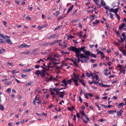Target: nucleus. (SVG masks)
Returning a JSON list of instances; mask_svg holds the SVG:
<instances>
[{
  "mask_svg": "<svg viewBox=\"0 0 126 126\" xmlns=\"http://www.w3.org/2000/svg\"><path fill=\"white\" fill-rule=\"evenodd\" d=\"M5 40L3 39H0V43L4 44L5 43Z\"/></svg>",
  "mask_w": 126,
  "mask_h": 126,
  "instance_id": "24",
  "label": "nucleus"
},
{
  "mask_svg": "<svg viewBox=\"0 0 126 126\" xmlns=\"http://www.w3.org/2000/svg\"><path fill=\"white\" fill-rule=\"evenodd\" d=\"M27 46H28V45L25 44H22L20 45L19 47L22 48L28 47H27Z\"/></svg>",
  "mask_w": 126,
  "mask_h": 126,
  "instance_id": "15",
  "label": "nucleus"
},
{
  "mask_svg": "<svg viewBox=\"0 0 126 126\" xmlns=\"http://www.w3.org/2000/svg\"><path fill=\"white\" fill-rule=\"evenodd\" d=\"M86 48V47H82L80 48H78V51L77 52V54H78V55H80L81 54H80V53L81 51H82L83 52H84L86 50L85 49Z\"/></svg>",
  "mask_w": 126,
  "mask_h": 126,
  "instance_id": "1",
  "label": "nucleus"
},
{
  "mask_svg": "<svg viewBox=\"0 0 126 126\" xmlns=\"http://www.w3.org/2000/svg\"><path fill=\"white\" fill-rule=\"evenodd\" d=\"M122 35L124 39H125L126 37L125 35V34L124 32H123L122 34Z\"/></svg>",
  "mask_w": 126,
  "mask_h": 126,
  "instance_id": "34",
  "label": "nucleus"
},
{
  "mask_svg": "<svg viewBox=\"0 0 126 126\" xmlns=\"http://www.w3.org/2000/svg\"><path fill=\"white\" fill-rule=\"evenodd\" d=\"M55 42H54V41H53L52 43H50V42H49V45H50V46H52L53 45H54L55 44Z\"/></svg>",
  "mask_w": 126,
  "mask_h": 126,
  "instance_id": "42",
  "label": "nucleus"
},
{
  "mask_svg": "<svg viewBox=\"0 0 126 126\" xmlns=\"http://www.w3.org/2000/svg\"><path fill=\"white\" fill-rule=\"evenodd\" d=\"M38 50V48L35 49V48L33 49V50L32 51V52L33 53H34L36 52Z\"/></svg>",
  "mask_w": 126,
  "mask_h": 126,
  "instance_id": "50",
  "label": "nucleus"
},
{
  "mask_svg": "<svg viewBox=\"0 0 126 126\" xmlns=\"http://www.w3.org/2000/svg\"><path fill=\"white\" fill-rule=\"evenodd\" d=\"M74 7V5H73L72 6H71V7H70L68 9L67 11V13H69L70 11H71L72 9H73V8Z\"/></svg>",
  "mask_w": 126,
  "mask_h": 126,
  "instance_id": "12",
  "label": "nucleus"
},
{
  "mask_svg": "<svg viewBox=\"0 0 126 126\" xmlns=\"http://www.w3.org/2000/svg\"><path fill=\"white\" fill-rule=\"evenodd\" d=\"M72 78L70 79L69 80L67 81L68 82L70 85H71V83H72V81L73 80H73H74V78L72 77V76H71Z\"/></svg>",
  "mask_w": 126,
  "mask_h": 126,
  "instance_id": "8",
  "label": "nucleus"
},
{
  "mask_svg": "<svg viewBox=\"0 0 126 126\" xmlns=\"http://www.w3.org/2000/svg\"><path fill=\"white\" fill-rule=\"evenodd\" d=\"M12 82L11 81H9L7 82H6L5 83V84L6 85H8L9 84H12Z\"/></svg>",
  "mask_w": 126,
  "mask_h": 126,
  "instance_id": "44",
  "label": "nucleus"
},
{
  "mask_svg": "<svg viewBox=\"0 0 126 126\" xmlns=\"http://www.w3.org/2000/svg\"><path fill=\"white\" fill-rule=\"evenodd\" d=\"M83 53L86 55L88 56H90L91 55V52L89 51L85 50L84 52H83Z\"/></svg>",
  "mask_w": 126,
  "mask_h": 126,
  "instance_id": "6",
  "label": "nucleus"
},
{
  "mask_svg": "<svg viewBox=\"0 0 126 126\" xmlns=\"http://www.w3.org/2000/svg\"><path fill=\"white\" fill-rule=\"evenodd\" d=\"M78 79L79 81V82L81 83L83 86L85 87V84L83 82V81L80 79L79 78V79Z\"/></svg>",
  "mask_w": 126,
  "mask_h": 126,
  "instance_id": "19",
  "label": "nucleus"
},
{
  "mask_svg": "<svg viewBox=\"0 0 126 126\" xmlns=\"http://www.w3.org/2000/svg\"><path fill=\"white\" fill-rule=\"evenodd\" d=\"M113 10H114V9L112 8H111L109 10V11L110 13H111V12H114Z\"/></svg>",
  "mask_w": 126,
  "mask_h": 126,
  "instance_id": "49",
  "label": "nucleus"
},
{
  "mask_svg": "<svg viewBox=\"0 0 126 126\" xmlns=\"http://www.w3.org/2000/svg\"><path fill=\"white\" fill-rule=\"evenodd\" d=\"M30 52L29 51H28L26 52H24L22 53H21V54H28L30 53Z\"/></svg>",
  "mask_w": 126,
  "mask_h": 126,
  "instance_id": "38",
  "label": "nucleus"
},
{
  "mask_svg": "<svg viewBox=\"0 0 126 126\" xmlns=\"http://www.w3.org/2000/svg\"><path fill=\"white\" fill-rule=\"evenodd\" d=\"M88 95L89 96H91V97H92L93 96L92 94L89 93H86V95Z\"/></svg>",
  "mask_w": 126,
  "mask_h": 126,
  "instance_id": "53",
  "label": "nucleus"
},
{
  "mask_svg": "<svg viewBox=\"0 0 126 126\" xmlns=\"http://www.w3.org/2000/svg\"><path fill=\"white\" fill-rule=\"evenodd\" d=\"M53 61H55V62L57 61V60L55 58H52V59L51 60V62L53 63V62H53Z\"/></svg>",
  "mask_w": 126,
  "mask_h": 126,
  "instance_id": "47",
  "label": "nucleus"
},
{
  "mask_svg": "<svg viewBox=\"0 0 126 126\" xmlns=\"http://www.w3.org/2000/svg\"><path fill=\"white\" fill-rule=\"evenodd\" d=\"M40 67V66L39 65H36L34 67V68H35L38 69Z\"/></svg>",
  "mask_w": 126,
  "mask_h": 126,
  "instance_id": "64",
  "label": "nucleus"
},
{
  "mask_svg": "<svg viewBox=\"0 0 126 126\" xmlns=\"http://www.w3.org/2000/svg\"><path fill=\"white\" fill-rule=\"evenodd\" d=\"M86 76L88 77H90V74H89L88 72H87L86 73Z\"/></svg>",
  "mask_w": 126,
  "mask_h": 126,
  "instance_id": "60",
  "label": "nucleus"
},
{
  "mask_svg": "<svg viewBox=\"0 0 126 126\" xmlns=\"http://www.w3.org/2000/svg\"><path fill=\"white\" fill-rule=\"evenodd\" d=\"M11 89L10 88H8L6 90V91L8 93H9L11 92Z\"/></svg>",
  "mask_w": 126,
  "mask_h": 126,
  "instance_id": "43",
  "label": "nucleus"
},
{
  "mask_svg": "<svg viewBox=\"0 0 126 126\" xmlns=\"http://www.w3.org/2000/svg\"><path fill=\"white\" fill-rule=\"evenodd\" d=\"M52 58L50 56V55H49V56L47 58V60H48L50 59L51 60H51H52Z\"/></svg>",
  "mask_w": 126,
  "mask_h": 126,
  "instance_id": "39",
  "label": "nucleus"
},
{
  "mask_svg": "<svg viewBox=\"0 0 126 126\" xmlns=\"http://www.w3.org/2000/svg\"><path fill=\"white\" fill-rule=\"evenodd\" d=\"M6 50L4 49H2L0 50V53L1 54L4 52V51H5Z\"/></svg>",
  "mask_w": 126,
  "mask_h": 126,
  "instance_id": "40",
  "label": "nucleus"
},
{
  "mask_svg": "<svg viewBox=\"0 0 126 126\" xmlns=\"http://www.w3.org/2000/svg\"><path fill=\"white\" fill-rule=\"evenodd\" d=\"M61 53L63 54H69V52H65L63 51H62Z\"/></svg>",
  "mask_w": 126,
  "mask_h": 126,
  "instance_id": "36",
  "label": "nucleus"
},
{
  "mask_svg": "<svg viewBox=\"0 0 126 126\" xmlns=\"http://www.w3.org/2000/svg\"><path fill=\"white\" fill-rule=\"evenodd\" d=\"M100 22V21L99 20H96L93 23V24L94 26H95V25H96L98 24Z\"/></svg>",
  "mask_w": 126,
  "mask_h": 126,
  "instance_id": "20",
  "label": "nucleus"
},
{
  "mask_svg": "<svg viewBox=\"0 0 126 126\" xmlns=\"http://www.w3.org/2000/svg\"><path fill=\"white\" fill-rule=\"evenodd\" d=\"M81 114H82V115H83V116H85V115H86L84 111H82L81 112Z\"/></svg>",
  "mask_w": 126,
  "mask_h": 126,
  "instance_id": "63",
  "label": "nucleus"
},
{
  "mask_svg": "<svg viewBox=\"0 0 126 126\" xmlns=\"http://www.w3.org/2000/svg\"><path fill=\"white\" fill-rule=\"evenodd\" d=\"M41 53L43 55H47L48 53V52L46 51L45 52H42Z\"/></svg>",
  "mask_w": 126,
  "mask_h": 126,
  "instance_id": "45",
  "label": "nucleus"
},
{
  "mask_svg": "<svg viewBox=\"0 0 126 126\" xmlns=\"http://www.w3.org/2000/svg\"><path fill=\"white\" fill-rule=\"evenodd\" d=\"M64 95V94H60L59 96L61 98H63Z\"/></svg>",
  "mask_w": 126,
  "mask_h": 126,
  "instance_id": "55",
  "label": "nucleus"
},
{
  "mask_svg": "<svg viewBox=\"0 0 126 126\" xmlns=\"http://www.w3.org/2000/svg\"><path fill=\"white\" fill-rule=\"evenodd\" d=\"M90 55H91L92 57H93L95 58H96L97 57V56L96 55H95L94 54H92V53H91Z\"/></svg>",
  "mask_w": 126,
  "mask_h": 126,
  "instance_id": "37",
  "label": "nucleus"
},
{
  "mask_svg": "<svg viewBox=\"0 0 126 126\" xmlns=\"http://www.w3.org/2000/svg\"><path fill=\"white\" fill-rule=\"evenodd\" d=\"M2 97H3L5 99L6 98V96L4 94H3L2 96H0V103L2 102L1 99L2 98Z\"/></svg>",
  "mask_w": 126,
  "mask_h": 126,
  "instance_id": "28",
  "label": "nucleus"
},
{
  "mask_svg": "<svg viewBox=\"0 0 126 126\" xmlns=\"http://www.w3.org/2000/svg\"><path fill=\"white\" fill-rule=\"evenodd\" d=\"M34 100L35 101L41 100L39 99V95L36 94Z\"/></svg>",
  "mask_w": 126,
  "mask_h": 126,
  "instance_id": "16",
  "label": "nucleus"
},
{
  "mask_svg": "<svg viewBox=\"0 0 126 126\" xmlns=\"http://www.w3.org/2000/svg\"><path fill=\"white\" fill-rule=\"evenodd\" d=\"M125 25V23H123L120 26H119V29L120 30H122L124 28Z\"/></svg>",
  "mask_w": 126,
  "mask_h": 126,
  "instance_id": "18",
  "label": "nucleus"
},
{
  "mask_svg": "<svg viewBox=\"0 0 126 126\" xmlns=\"http://www.w3.org/2000/svg\"><path fill=\"white\" fill-rule=\"evenodd\" d=\"M55 35H56L55 34L52 35H51L50 36L49 38H54V37Z\"/></svg>",
  "mask_w": 126,
  "mask_h": 126,
  "instance_id": "54",
  "label": "nucleus"
},
{
  "mask_svg": "<svg viewBox=\"0 0 126 126\" xmlns=\"http://www.w3.org/2000/svg\"><path fill=\"white\" fill-rule=\"evenodd\" d=\"M101 3L102 4V6H105L106 5L105 3L104 0L101 1Z\"/></svg>",
  "mask_w": 126,
  "mask_h": 126,
  "instance_id": "33",
  "label": "nucleus"
},
{
  "mask_svg": "<svg viewBox=\"0 0 126 126\" xmlns=\"http://www.w3.org/2000/svg\"><path fill=\"white\" fill-rule=\"evenodd\" d=\"M80 55H78V54H77V55H76V57L78 58V60H77V63H79L80 62H81L82 63H84V62L83 61H82L81 60L80 58H80Z\"/></svg>",
  "mask_w": 126,
  "mask_h": 126,
  "instance_id": "3",
  "label": "nucleus"
},
{
  "mask_svg": "<svg viewBox=\"0 0 126 126\" xmlns=\"http://www.w3.org/2000/svg\"><path fill=\"white\" fill-rule=\"evenodd\" d=\"M116 112V110H110L108 111V112L110 114H112L113 112Z\"/></svg>",
  "mask_w": 126,
  "mask_h": 126,
  "instance_id": "26",
  "label": "nucleus"
},
{
  "mask_svg": "<svg viewBox=\"0 0 126 126\" xmlns=\"http://www.w3.org/2000/svg\"><path fill=\"white\" fill-rule=\"evenodd\" d=\"M0 110L2 111H3L4 110L3 106L0 105Z\"/></svg>",
  "mask_w": 126,
  "mask_h": 126,
  "instance_id": "29",
  "label": "nucleus"
},
{
  "mask_svg": "<svg viewBox=\"0 0 126 126\" xmlns=\"http://www.w3.org/2000/svg\"><path fill=\"white\" fill-rule=\"evenodd\" d=\"M49 45V42H48L47 43H45L44 44H40L39 45L41 46H47V45Z\"/></svg>",
  "mask_w": 126,
  "mask_h": 126,
  "instance_id": "13",
  "label": "nucleus"
},
{
  "mask_svg": "<svg viewBox=\"0 0 126 126\" xmlns=\"http://www.w3.org/2000/svg\"><path fill=\"white\" fill-rule=\"evenodd\" d=\"M0 36H1L2 38H3V39H5L6 38H9L8 36L7 35L5 36L3 34H1V33L0 34Z\"/></svg>",
  "mask_w": 126,
  "mask_h": 126,
  "instance_id": "17",
  "label": "nucleus"
},
{
  "mask_svg": "<svg viewBox=\"0 0 126 126\" xmlns=\"http://www.w3.org/2000/svg\"><path fill=\"white\" fill-rule=\"evenodd\" d=\"M73 63H74L75 65L77 67H78L79 66L78 65H77V63L75 61H74L73 62Z\"/></svg>",
  "mask_w": 126,
  "mask_h": 126,
  "instance_id": "56",
  "label": "nucleus"
},
{
  "mask_svg": "<svg viewBox=\"0 0 126 126\" xmlns=\"http://www.w3.org/2000/svg\"><path fill=\"white\" fill-rule=\"evenodd\" d=\"M63 18V16H61V17H58V20L59 21L60 19Z\"/></svg>",
  "mask_w": 126,
  "mask_h": 126,
  "instance_id": "61",
  "label": "nucleus"
},
{
  "mask_svg": "<svg viewBox=\"0 0 126 126\" xmlns=\"http://www.w3.org/2000/svg\"><path fill=\"white\" fill-rule=\"evenodd\" d=\"M93 1L95 3L96 5H98V2H99V0H93Z\"/></svg>",
  "mask_w": 126,
  "mask_h": 126,
  "instance_id": "30",
  "label": "nucleus"
},
{
  "mask_svg": "<svg viewBox=\"0 0 126 126\" xmlns=\"http://www.w3.org/2000/svg\"><path fill=\"white\" fill-rule=\"evenodd\" d=\"M115 15L116 16V17H117L119 20H120V17L119 15L117 14V13L115 14Z\"/></svg>",
  "mask_w": 126,
  "mask_h": 126,
  "instance_id": "41",
  "label": "nucleus"
},
{
  "mask_svg": "<svg viewBox=\"0 0 126 126\" xmlns=\"http://www.w3.org/2000/svg\"><path fill=\"white\" fill-rule=\"evenodd\" d=\"M118 8H116L114 9V10H113V13L115 14L116 13H117L118 12Z\"/></svg>",
  "mask_w": 126,
  "mask_h": 126,
  "instance_id": "27",
  "label": "nucleus"
},
{
  "mask_svg": "<svg viewBox=\"0 0 126 126\" xmlns=\"http://www.w3.org/2000/svg\"><path fill=\"white\" fill-rule=\"evenodd\" d=\"M106 27L107 29H110V27L109 26L108 24L107 23H106Z\"/></svg>",
  "mask_w": 126,
  "mask_h": 126,
  "instance_id": "32",
  "label": "nucleus"
},
{
  "mask_svg": "<svg viewBox=\"0 0 126 126\" xmlns=\"http://www.w3.org/2000/svg\"><path fill=\"white\" fill-rule=\"evenodd\" d=\"M6 40V41L8 44H11L12 43V42H11L10 39H7V40Z\"/></svg>",
  "mask_w": 126,
  "mask_h": 126,
  "instance_id": "25",
  "label": "nucleus"
},
{
  "mask_svg": "<svg viewBox=\"0 0 126 126\" xmlns=\"http://www.w3.org/2000/svg\"><path fill=\"white\" fill-rule=\"evenodd\" d=\"M69 48L70 51L75 52L76 53V55H77V52L78 51V48H77L76 47L71 46Z\"/></svg>",
  "mask_w": 126,
  "mask_h": 126,
  "instance_id": "2",
  "label": "nucleus"
},
{
  "mask_svg": "<svg viewBox=\"0 0 126 126\" xmlns=\"http://www.w3.org/2000/svg\"><path fill=\"white\" fill-rule=\"evenodd\" d=\"M51 75V77H50V78L48 79H49V80L50 81H52L53 80V77L52 76V75Z\"/></svg>",
  "mask_w": 126,
  "mask_h": 126,
  "instance_id": "46",
  "label": "nucleus"
},
{
  "mask_svg": "<svg viewBox=\"0 0 126 126\" xmlns=\"http://www.w3.org/2000/svg\"><path fill=\"white\" fill-rule=\"evenodd\" d=\"M121 71L122 73H123L124 74H125V72L126 71V70H125L121 69Z\"/></svg>",
  "mask_w": 126,
  "mask_h": 126,
  "instance_id": "52",
  "label": "nucleus"
},
{
  "mask_svg": "<svg viewBox=\"0 0 126 126\" xmlns=\"http://www.w3.org/2000/svg\"><path fill=\"white\" fill-rule=\"evenodd\" d=\"M49 70L48 68L46 69H43L41 70L42 73V75L41 76H42L43 77H44L45 75V73L46 71H48Z\"/></svg>",
  "mask_w": 126,
  "mask_h": 126,
  "instance_id": "4",
  "label": "nucleus"
},
{
  "mask_svg": "<svg viewBox=\"0 0 126 126\" xmlns=\"http://www.w3.org/2000/svg\"><path fill=\"white\" fill-rule=\"evenodd\" d=\"M110 15V17L113 20L114 19L113 16V15L112 13L109 14Z\"/></svg>",
  "mask_w": 126,
  "mask_h": 126,
  "instance_id": "31",
  "label": "nucleus"
},
{
  "mask_svg": "<svg viewBox=\"0 0 126 126\" xmlns=\"http://www.w3.org/2000/svg\"><path fill=\"white\" fill-rule=\"evenodd\" d=\"M126 104V102H125V104H124L122 102L120 103L119 105L118 106V108H120L121 107H123V106Z\"/></svg>",
  "mask_w": 126,
  "mask_h": 126,
  "instance_id": "10",
  "label": "nucleus"
},
{
  "mask_svg": "<svg viewBox=\"0 0 126 126\" xmlns=\"http://www.w3.org/2000/svg\"><path fill=\"white\" fill-rule=\"evenodd\" d=\"M122 53H123V55L124 56L126 55V51L125 50H124L123 52H122Z\"/></svg>",
  "mask_w": 126,
  "mask_h": 126,
  "instance_id": "57",
  "label": "nucleus"
},
{
  "mask_svg": "<svg viewBox=\"0 0 126 126\" xmlns=\"http://www.w3.org/2000/svg\"><path fill=\"white\" fill-rule=\"evenodd\" d=\"M61 82L63 83L64 85V86L66 87L67 85V82L66 80L65 79H63L61 81Z\"/></svg>",
  "mask_w": 126,
  "mask_h": 126,
  "instance_id": "11",
  "label": "nucleus"
},
{
  "mask_svg": "<svg viewBox=\"0 0 126 126\" xmlns=\"http://www.w3.org/2000/svg\"><path fill=\"white\" fill-rule=\"evenodd\" d=\"M99 85L100 86H102L104 87V84L102 83H99Z\"/></svg>",
  "mask_w": 126,
  "mask_h": 126,
  "instance_id": "58",
  "label": "nucleus"
},
{
  "mask_svg": "<svg viewBox=\"0 0 126 126\" xmlns=\"http://www.w3.org/2000/svg\"><path fill=\"white\" fill-rule=\"evenodd\" d=\"M62 28V25H61V26H59L56 27L54 30V31L60 28Z\"/></svg>",
  "mask_w": 126,
  "mask_h": 126,
  "instance_id": "35",
  "label": "nucleus"
},
{
  "mask_svg": "<svg viewBox=\"0 0 126 126\" xmlns=\"http://www.w3.org/2000/svg\"><path fill=\"white\" fill-rule=\"evenodd\" d=\"M72 75L74 77V79H78L79 78V76L78 75H76L75 72L73 73Z\"/></svg>",
  "mask_w": 126,
  "mask_h": 126,
  "instance_id": "7",
  "label": "nucleus"
},
{
  "mask_svg": "<svg viewBox=\"0 0 126 126\" xmlns=\"http://www.w3.org/2000/svg\"><path fill=\"white\" fill-rule=\"evenodd\" d=\"M84 117H85V118L87 120V121L88 122L90 121V119L89 118H88V117L87 116L85 115V116H84Z\"/></svg>",
  "mask_w": 126,
  "mask_h": 126,
  "instance_id": "51",
  "label": "nucleus"
},
{
  "mask_svg": "<svg viewBox=\"0 0 126 126\" xmlns=\"http://www.w3.org/2000/svg\"><path fill=\"white\" fill-rule=\"evenodd\" d=\"M97 54L99 53L102 58L104 57H105V56L104 55V53L103 52L99 50L97 51Z\"/></svg>",
  "mask_w": 126,
  "mask_h": 126,
  "instance_id": "9",
  "label": "nucleus"
},
{
  "mask_svg": "<svg viewBox=\"0 0 126 126\" xmlns=\"http://www.w3.org/2000/svg\"><path fill=\"white\" fill-rule=\"evenodd\" d=\"M16 70H14L12 71H11V73H12L13 74H14L15 73H16Z\"/></svg>",
  "mask_w": 126,
  "mask_h": 126,
  "instance_id": "62",
  "label": "nucleus"
},
{
  "mask_svg": "<svg viewBox=\"0 0 126 126\" xmlns=\"http://www.w3.org/2000/svg\"><path fill=\"white\" fill-rule=\"evenodd\" d=\"M79 19H77V20H73V23H75L76 22H77L78 21H79Z\"/></svg>",
  "mask_w": 126,
  "mask_h": 126,
  "instance_id": "59",
  "label": "nucleus"
},
{
  "mask_svg": "<svg viewBox=\"0 0 126 126\" xmlns=\"http://www.w3.org/2000/svg\"><path fill=\"white\" fill-rule=\"evenodd\" d=\"M35 74L37 75L38 76H39L38 75L41 74V73L40 71L39 70H37L36 71V72H35Z\"/></svg>",
  "mask_w": 126,
  "mask_h": 126,
  "instance_id": "14",
  "label": "nucleus"
},
{
  "mask_svg": "<svg viewBox=\"0 0 126 126\" xmlns=\"http://www.w3.org/2000/svg\"><path fill=\"white\" fill-rule=\"evenodd\" d=\"M80 58H85L86 60H88L89 59V58L88 56H84V54L82 53H81Z\"/></svg>",
  "mask_w": 126,
  "mask_h": 126,
  "instance_id": "5",
  "label": "nucleus"
},
{
  "mask_svg": "<svg viewBox=\"0 0 126 126\" xmlns=\"http://www.w3.org/2000/svg\"><path fill=\"white\" fill-rule=\"evenodd\" d=\"M123 112V110H120V111L117 113V115L118 116L120 115H122V113Z\"/></svg>",
  "mask_w": 126,
  "mask_h": 126,
  "instance_id": "22",
  "label": "nucleus"
},
{
  "mask_svg": "<svg viewBox=\"0 0 126 126\" xmlns=\"http://www.w3.org/2000/svg\"><path fill=\"white\" fill-rule=\"evenodd\" d=\"M78 80V79H75L74 80H73V82L77 86H78L79 85L78 83H77Z\"/></svg>",
  "mask_w": 126,
  "mask_h": 126,
  "instance_id": "23",
  "label": "nucleus"
},
{
  "mask_svg": "<svg viewBox=\"0 0 126 126\" xmlns=\"http://www.w3.org/2000/svg\"><path fill=\"white\" fill-rule=\"evenodd\" d=\"M7 64H8L9 66H13V64L12 63L8 62L7 63Z\"/></svg>",
  "mask_w": 126,
  "mask_h": 126,
  "instance_id": "48",
  "label": "nucleus"
},
{
  "mask_svg": "<svg viewBox=\"0 0 126 126\" xmlns=\"http://www.w3.org/2000/svg\"><path fill=\"white\" fill-rule=\"evenodd\" d=\"M32 70V69H31L26 68L24 69L23 71L24 72H30V71H31Z\"/></svg>",
  "mask_w": 126,
  "mask_h": 126,
  "instance_id": "21",
  "label": "nucleus"
}]
</instances>
